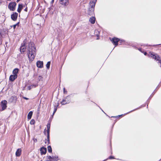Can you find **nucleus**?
Returning <instances> with one entry per match:
<instances>
[{
	"label": "nucleus",
	"instance_id": "f257e3e1",
	"mask_svg": "<svg viewBox=\"0 0 161 161\" xmlns=\"http://www.w3.org/2000/svg\"><path fill=\"white\" fill-rule=\"evenodd\" d=\"M26 49L28 51L27 53L29 59L31 61L33 60L36 55V48L33 42H30L28 44Z\"/></svg>",
	"mask_w": 161,
	"mask_h": 161
},
{
	"label": "nucleus",
	"instance_id": "f03ea898",
	"mask_svg": "<svg viewBox=\"0 0 161 161\" xmlns=\"http://www.w3.org/2000/svg\"><path fill=\"white\" fill-rule=\"evenodd\" d=\"M97 0H91L90 2V7L88 9V14L89 15H92L94 14V7Z\"/></svg>",
	"mask_w": 161,
	"mask_h": 161
},
{
	"label": "nucleus",
	"instance_id": "7ed1b4c3",
	"mask_svg": "<svg viewBox=\"0 0 161 161\" xmlns=\"http://www.w3.org/2000/svg\"><path fill=\"white\" fill-rule=\"evenodd\" d=\"M150 56L151 57L158 61L159 63H160L161 64L160 67H161V61L158 55L157 54H153V53H151Z\"/></svg>",
	"mask_w": 161,
	"mask_h": 161
},
{
	"label": "nucleus",
	"instance_id": "20e7f679",
	"mask_svg": "<svg viewBox=\"0 0 161 161\" xmlns=\"http://www.w3.org/2000/svg\"><path fill=\"white\" fill-rule=\"evenodd\" d=\"M16 4L15 2H12L10 3L8 6V8L10 10L14 11L15 10Z\"/></svg>",
	"mask_w": 161,
	"mask_h": 161
},
{
	"label": "nucleus",
	"instance_id": "39448f33",
	"mask_svg": "<svg viewBox=\"0 0 161 161\" xmlns=\"http://www.w3.org/2000/svg\"><path fill=\"white\" fill-rule=\"evenodd\" d=\"M47 161H57L58 160V157L57 156L51 157L48 156L47 157Z\"/></svg>",
	"mask_w": 161,
	"mask_h": 161
},
{
	"label": "nucleus",
	"instance_id": "423d86ee",
	"mask_svg": "<svg viewBox=\"0 0 161 161\" xmlns=\"http://www.w3.org/2000/svg\"><path fill=\"white\" fill-rule=\"evenodd\" d=\"M68 97H69L68 96H67L65 98H64L63 99L62 101L61 102V104L63 105L67 103H69L70 102V100L68 99Z\"/></svg>",
	"mask_w": 161,
	"mask_h": 161
},
{
	"label": "nucleus",
	"instance_id": "0eeeda50",
	"mask_svg": "<svg viewBox=\"0 0 161 161\" xmlns=\"http://www.w3.org/2000/svg\"><path fill=\"white\" fill-rule=\"evenodd\" d=\"M7 102L6 100H3L1 102V106L2 108V110H4L7 107Z\"/></svg>",
	"mask_w": 161,
	"mask_h": 161
},
{
	"label": "nucleus",
	"instance_id": "6e6552de",
	"mask_svg": "<svg viewBox=\"0 0 161 161\" xmlns=\"http://www.w3.org/2000/svg\"><path fill=\"white\" fill-rule=\"evenodd\" d=\"M119 39L116 38H113L112 40H111V41L112 42V43L115 45L116 46H117L118 45V42L119 41Z\"/></svg>",
	"mask_w": 161,
	"mask_h": 161
},
{
	"label": "nucleus",
	"instance_id": "1a4fd4ad",
	"mask_svg": "<svg viewBox=\"0 0 161 161\" xmlns=\"http://www.w3.org/2000/svg\"><path fill=\"white\" fill-rule=\"evenodd\" d=\"M36 64L38 68H41L43 67V62L42 61H38L36 62Z\"/></svg>",
	"mask_w": 161,
	"mask_h": 161
},
{
	"label": "nucleus",
	"instance_id": "9d476101",
	"mask_svg": "<svg viewBox=\"0 0 161 161\" xmlns=\"http://www.w3.org/2000/svg\"><path fill=\"white\" fill-rule=\"evenodd\" d=\"M18 14L15 13L12 14L11 15V18L14 21H15L17 18Z\"/></svg>",
	"mask_w": 161,
	"mask_h": 161
},
{
	"label": "nucleus",
	"instance_id": "9b49d317",
	"mask_svg": "<svg viewBox=\"0 0 161 161\" xmlns=\"http://www.w3.org/2000/svg\"><path fill=\"white\" fill-rule=\"evenodd\" d=\"M50 128V124L48 123L47 125V130H46V129H45L44 130V132L45 134H46V132L47 131V134H49Z\"/></svg>",
	"mask_w": 161,
	"mask_h": 161
},
{
	"label": "nucleus",
	"instance_id": "f8f14e48",
	"mask_svg": "<svg viewBox=\"0 0 161 161\" xmlns=\"http://www.w3.org/2000/svg\"><path fill=\"white\" fill-rule=\"evenodd\" d=\"M17 77V75H11L9 77V80L13 81H14Z\"/></svg>",
	"mask_w": 161,
	"mask_h": 161
},
{
	"label": "nucleus",
	"instance_id": "ddd939ff",
	"mask_svg": "<svg viewBox=\"0 0 161 161\" xmlns=\"http://www.w3.org/2000/svg\"><path fill=\"white\" fill-rule=\"evenodd\" d=\"M60 3L65 6L67 5L68 4V0H59Z\"/></svg>",
	"mask_w": 161,
	"mask_h": 161
},
{
	"label": "nucleus",
	"instance_id": "4468645a",
	"mask_svg": "<svg viewBox=\"0 0 161 161\" xmlns=\"http://www.w3.org/2000/svg\"><path fill=\"white\" fill-rule=\"evenodd\" d=\"M21 149L20 148L18 149L17 150V151L16 152V153H15L16 156L17 157H19L21 155Z\"/></svg>",
	"mask_w": 161,
	"mask_h": 161
},
{
	"label": "nucleus",
	"instance_id": "2eb2a0df",
	"mask_svg": "<svg viewBox=\"0 0 161 161\" xmlns=\"http://www.w3.org/2000/svg\"><path fill=\"white\" fill-rule=\"evenodd\" d=\"M40 151L42 154H45L47 152V149L45 147H42L41 148Z\"/></svg>",
	"mask_w": 161,
	"mask_h": 161
},
{
	"label": "nucleus",
	"instance_id": "dca6fc26",
	"mask_svg": "<svg viewBox=\"0 0 161 161\" xmlns=\"http://www.w3.org/2000/svg\"><path fill=\"white\" fill-rule=\"evenodd\" d=\"M26 48V47H25V44H24L20 47V48L21 52L24 53L25 51Z\"/></svg>",
	"mask_w": 161,
	"mask_h": 161
},
{
	"label": "nucleus",
	"instance_id": "f3484780",
	"mask_svg": "<svg viewBox=\"0 0 161 161\" xmlns=\"http://www.w3.org/2000/svg\"><path fill=\"white\" fill-rule=\"evenodd\" d=\"M95 18L94 17H91L89 19L90 22L92 24H94L95 23Z\"/></svg>",
	"mask_w": 161,
	"mask_h": 161
},
{
	"label": "nucleus",
	"instance_id": "a211bd4d",
	"mask_svg": "<svg viewBox=\"0 0 161 161\" xmlns=\"http://www.w3.org/2000/svg\"><path fill=\"white\" fill-rule=\"evenodd\" d=\"M38 85L36 84L35 85H31V86H28V89L29 90H31V89L33 88H35L38 86Z\"/></svg>",
	"mask_w": 161,
	"mask_h": 161
},
{
	"label": "nucleus",
	"instance_id": "6ab92c4d",
	"mask_svg": "<svg viewBox=\"0 0 161 161\" xmlns=\"http://www.w3.org/2000/svg\"><path fill=\"white\" fill-rule=\"evenodd\" d=\"M49 134H47V139L45 140V143L49 144Z\"/></svg>",
	"mask_w": 161,
	"mask_h": 161
},
{
	"label": "nucleus",
	"instance_id": "aec40b11",
	"mask_svg": "<svg viewBox=\"0 0 161 161\" xmlns=\"http://www.w3.org/2000/svg\"><path fill=\"white\" fill-rule=\"evenodd\" d=\"M22 8H23L22 5V4H19L18 5V8L17 9V11L19 13H20Z\"/></svg>",
	"mask_w": 161,
	"mask_h": 161
},
{
	"label": "nucleus",
	"instance_id": "412c9836",
	"mask_svg": "<svg viewBox=\"0 0 161 161\" xmlns=\"http://www.w3.org/2000/svg\"><path fill=\"white\" fill-rule=\"evenodd\" d=\"M33 112L32 111H30L28 114L27 118L28 119H30L32 115Z\"/></svg>",
	"mask_w": 161,
	"mask_h": 161
},
{
	"label": "nucleus",
	"instance_id": "4be33fe9",
	"mask_svg": "<svg viewBox=\"0 0 161 161\" xmlns=\"http://www.w3.org/2000/svg\"><path fill=\"white\" fill-rule=\"evenodd\" d=\"M19 71V69L18 68L15 69L13 71V73L14 75H17Z\"/></svg>",
	"mask_w": 161,
	"mask_h": 161
},
{
	"label": "nucleus",
	"instance_id": "5701e85b",
	"mask_svg": "<svg viewBox=\"0 0 161 161\" xmlns=\"http://www.w3.org/2000/svg\"><path fill=\"white\" fill-rule=\"evenodd\" d=\"M48 151L49 153H51L52 152V149L51 146H48L47 147Z\"/></svg>",
	"mask_w": 161,
	"mask_h": 161
},
{
	"label": "nucleus",
	"instance_id": "b1692460",
	"mask_svg": "<svg viewBox=\"0 0 161 161\" xmlns=\"http://www.w3.org/2000/svg\"><path fill=\"white\" fill-rule=\"evenodd\" d=\"M38 80L39 81H42L43 80V78L41 75H40L38 77Z\"/></svg>",
	"mask_w": 161,
	"mask_h": 161
},
{
	"label": "nucleus",
	"instance_id": "393cba45",
	"mask_svg": "<svg viewBox=\"0 0 161 161\" xmlns=\"http://www.w3.org/2000/svg\"><path fill=\"white\" fill-rule=\"evenodd\" d=\"M50 62H48L46 64V67L47 69H49L50 68Z\"/></svg>",
	"mask_w": 161,
	"mask_h": 161
},
{
	"label": "nucleus",
	"instance_id": "a878e982",
	"mask_svg": "<svg viewBox=\"0 0 161 161\" xmlns=\"http://www.w3.org/2000/svg\"><path fill=\"white\" fill-rule=\"evenodd\" d=\"M35 121L33 119H31L30 122V123L31 125H34L35 124Z\"/></svg>",
	"mask_w": 161,
	"mask_h": 161
},
{
	"label": "nucleus",
	"instance_id": "bb28decb",
	"mask_svg": "<svg viewBox=\"0 0 161 161\" xmlns=\"http://www.w3.org/2000/svg\"><path fill=\"white\" fill-rule=\"evenodd\" d=\"M19 24V22H18V23H17L16 24H15V25H13V28H14V29H15L16 26L18 25ZM11 27H12V26Z\"/></svg>",
	"mask_w": 161,
	"mask_h": 161
},
{
	"label": "nucleus",
	"instance_id": "cd10ccee",
	"mask_svg": "<svg viewBox=\"0 0 161 161\" xmlns=\"http://www.w3.org/2000/svg\"><path fill=\"white\" fill-rule=\"evenodd\" d=\"M57 107H56L55 106V108H54V111H53V115H54V114L56 112V111H57Z\"/></svg>",
	"mask_w": 161,
	"mask_h": 161
},
{
	"label": "nucleus",
	"instance_id": "c85d7f7f",
	"mask_svg": "<svg viewBox=\"0 0 161 161\" xmlns=\"http://www.w3.org/2000/svg\"><path fill=\"white\" fill-rule=\"evenodd\" d=\"M64 93H65V92H67V91H65V88H64Z\"/></svg>",
	"mask_w": 161,
	"mask_h": 161
},
{
	"label": "nucleus",
	"instance_id": "c756f323",
	"mask_svg": "<svg viewBox=\"0 0 161 161\" xmlns=\"http://www.w3.org/2000/svg\"><path fill=\"white\" fill-rule=\"evenodd\" d=\"M109 159H112V158H113V157L112 156H110L109 157Z\"/></svg>",
	"mask_w": 161,
	"mask_h": 161
},
{
	"label": "nucleus",
	"instance_id": "7c9ffc66",
	"mask_svg": "<svg viewBox=\"0 0 161 161\" xmlns=\"http://www.w3.org/2000/svg\"><path fill=\"white\" fill-rule=\"evenodd\" d=\"M40 107H38V111L40 112Z\"/></svg>",
	"mask_w": 161,
	"mask_h": 161
},
{
	"label": "nucleus",
	"instance_id": "2f4dec72",
	"mask_svg": "<svg viewBox=\"0 0 161 161\" xmlns=\"http://www.w3.org/2000/svg\"><path fill=\"white\" fill-rule=\"evenodd\" d=\"M39 114H40V112H39V111H38V112L37 113V115H39Z\"/></svg>",
	"mask_w": 161,
	"mask_h": 161
},
{
	"label": "nucleus",
	"instance_id": "473e14b6",
	"mask_svg": "<svg viewBox=\"0 0 161 161\" xmlns=\"http://www.w3.org/2000/svg\"><path fill=\"white\" fill-rule=\"evenodd\" d=\"M144 54L145 55H146L147 54V53L146 52H145L144 53Z\"/></svg>",
	"mask_w": 161,
	"mask_h": 161
},
{
	"label": "nucleus",
	"instance_id": "72a5a7b5",
	"mask_svg": "<svg viewBox=\"0 0 161 161\" xmlns=\"http://www.w3.org/2000/svg\"><path fill=\"white\" fill-rule=\"evenodd\" d=\"M2 1H0V6L2 4Z\"/></svg>",
	"mask_w": 161,
	"mask_h": 161
},
{
	"label": "nucleus",
	"instance_id": "f704fd0d",
	"mask_svg": "<svg viewBox=\"0 0 161 161\" xmlns=\"http://www.w3.org/2000/svg\"><path fill=\"white\" fill-rule=\"evenodd\" d=\"M25 11H27V8H25Z\"/></svg>",
	"mask_w": 161,
	"mask_h": 161
},
{
	"label": "nucleus",
	"instance_id": "c9c22d12",
	"mask_svg": "<svg viewBox=\"0 0 161 161\" xmlns=\"http://www.w3.org/2000/svg\"><path fill=\"white\" fill-rule=\"evenodd\" d=\"M54 0H52V1H51V2H52V3H53V2H54Z\"/></svg>",
	"mask_w": 161,
	"mask_h": 161
},
{
	"label": "nucleus",
	"instance_id": "e433bc0d",
	"mask_svg": "<svg viewBox=\"0 0 161 161\" xmlns=\"http://www.w3.org/2000/svg\"><path fill=\"white\" fill-rule=\"evenodd\" d=\"M24 98H25V99H26V100H27V99H28V98H26V97H24Z\"/></svg>",
	"mask_w": 161,
	"mask_h": 161
},
{
	"label": "nucleus",
	"instance_id": "4c0bfd02",
	"mask_svg": "<svg viewBox=\"0 0 161 161\" xmlns=\"http://www.w3.org/2000/svg\"><path fill=\"white\" fill-rule=\"evenodd\" d=\"M139 50L141 52H142V51H141V48H140L139 49Z\"/></svg>",
	"mask_w": 161,
	"mask_h": 161
},
{
	"label": "nucleus",
	"instance_id": "58836bf2",
	"mask_svg": "<svg viewBox=\"0 0 161 161\" xmlns=\"http://www.w3.org/2000/svg\"><path fill=\"white\" fill-rule=\"evenodd\" d=\"M97 37H99V36H98V35H97Z\"/></svg>",
	"mask_w": 161,
	"mask_h": 161
},
{
	"label": "nucleus",
	"instance_id": "ea45409f",
	"mask_svg": "<svg viewBox=\"0 0 161 161\" xmlns=\"http://www.w3.org/2000/svg\"><path fill=\"white\" fill-rule=\"evenodd\" d=\"M35 141H37V140H36H36H35Z\"/></svg>",
	"mask_w": 161,
	"mask_h": 161
}]
</instances>
